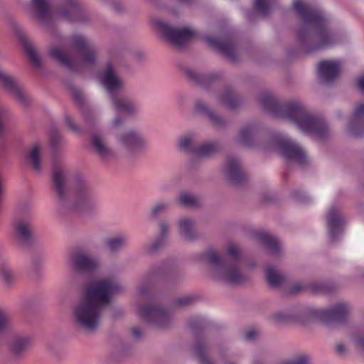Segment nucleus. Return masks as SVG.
I'll return each mask as SVG.
<instances>
[{
  "label": "nucleus",
  "mask_w": 364,
  "mask_h": 364,
  "mask_svg": "<svg viewBox=\"0 0 364 364\" xmlns=\"http://www.w3.org/2000/svg\"><path fill=\"white\" fill-rule=\"evenodd\" d=\"M292 9L302 23L296 31L301 49L313 53L343 43L346 33L333 26L329 18L309 0H294Z\"/></svg>",
  "instance_id": "f257e3e1"
},
{
  "label": "nucleus",
  "mask_w": 364,
  "mask_h": 364,
  "mask_svg": "<svg viewBox=\"0 0 364 364\" xmlns=\"http://www.w3.org/2000/svg\"><path fill=\"white\" fill-rule=\"evenodd\" d=\"M122 287L114 277L90 282L85 288L83 298L73 309L74 322L90 331L100 326L102 312L112 299V296Z\"/></svg>",
  "instance_id": "f03ea898"
},
{
  "label": "nucleus",
  "mask_w": 364,
  "mask_h": 364,
  "mask_svg": "<svg viewBox=\"0 0 364 364\" xmlns=\"http://www.w3.org/2000/svg\"><path fill=\"white\" fill-rule=\"evenodd\" d=\"M262 109L270 115L287 119L303 132L322 139L327 134L324 119L308 111L299 101L282 103L272 93L263 92L259 97Z\"/></svg>",
  "instance_id": "7ed1b4c3"
},
{
  "label": "nucleus",
  "mask_w": 364,
  "mask_h": 364,
  "mask_svg": "<svg viewBox=\"0 0 364 364\" xmlns=\"http://www.w3.org/2000/svg\"><path fill=\"white\" fill-rule=\"evenodd\" d=\"M53 182L61 200H65L69 194L73 196L75 208H87L95 202V192L87 181L82 176L71 178L60 161L53 163Z\"/></svg>",
  "instance_id": "20e7f679"
},
{
  "label": "nucleus",
  "mask_w": 364,
  "mask_h": 364,
  "mask_svg": "<svg viewBox=\"0 0 364 364\" xmlns=\"http://www.w3.org/2000/svg\"><path fill=\"white\" fill-rule=\"evenodd\" d=\"M50 56L65 68L75 70L80 65H92L96 53L92 44L80 35H73L69 41L50 50Z\"/></svg>",
  "instance_id": "39448f33"
},
{
  "label": "nucleus",
  "mask_w": 364,
  "mask_h": 364,
  "mask_svg": "<svg viewBox=\"0 0 364 364\" xmlns=\"http://www.w3.org/2000/svg\"><path fill=\"white\" fill-rule=\"evenodd\" d=\"M34 18L43 26L57 20L72 23L88 22V15L76 0H63L58 9H53L50 0H32Z\"/></svg>",
  "instance_id": "423d86ee"
},
{
  "label": "nucleus",
  "mask_w": 364,
  "mask_h": 364,
  "mask_svg": "<svg viewBox=\"0 0 364 364\" xmlns=\"http://www.w3.org/2000/svg\"><path fill=\"white\" fill-rule=\"evenodd\" d=\"M203 256L210 267V274L214 279L231 284L244 281V276L238 269L242 254L236 246L229 245L224 258L212 250L207 251Z\"/></svg>",
  "instance_id": "0eeeda50"
},
{
  "label": "nucleus",
  "mask_w": 364,
  "mask_h": 364,
  "mask_svg": "<svg viewBox=\"0 0 364 364\" xmlns=\"http://www.w3.org/2000/svg\"><path fill=\"white\" fill-rule=\"evenodd\" d=\"M100 80L112 97L116 112L124 114H130L134 112V105L132 102L125 97L117 96V94L122 87V82L114 73L110 63H107L106 71L100 75Z\"/></svg>",
  "instance_id": "6e6552de"
},
{
  "label": "nucleus",
  "mask_w": 364,
  "mask_h": 364,
  "mask_svg": "<svg viewBox=\"0 0 364 364\" xmlns=\"http://www.w3.org/2000/svg\"><path fill=\"white\" fill-rule=\"evenodd\" d=\"M268 147L280 152L286 159L299 164L306 162L304 149L294 141L280 134L272 135L269 141Z\"/></svg>",
  "instance_id": "1a4fd4ad"
},
{
  "label": "nucleus",
  "mask_w": 364,
  "mask_h": 364,
  "mask_svg": "<svg viewBox=\"0 0 364 364\" xmlns=\"http://www.w3.org/2000/svg\"><path fill=\"white\" fill-rule=\"evenodd\" d=\"M154 26L169 43L178 47L183 46L198 34L190 28L178 29L162 21H154Z\"/></svg>",
  "instance_id": "9d476101"
},
{
  "label": "nucleus",
  "mask_w": 364,
  "mask_h": 364,
  "mask_svg": "<svg viewBox=\"0 0 364 364\" xmlns=\"http://www.w3.org/2000/svg\"><path fill=\"white\" fill-rule=\"evenodd\" d=\"M138 314L146 322L159 327L165 326L170 320L169 312L161 307L151 305L139 306Z\"/></svg>",
  "instance_id": "9b49d317"
},
{
  "label": "nucleus",
  "mask_w": 364,
  "mask_h": 364,
  "mask_svg": "<svg viewBox=\"0 0 364 364\" xmlns=\"http://www.w3.org/2000/svg\"><path fill=\"white\" fill-rule=\"evenodd\" d=\"M349 310L346 303L340 302L332 307L319 310L318 316L325 323H340L346 318Z\"/></svg>",
  "instance_id": "f8f14e48"
},
{
  "label": "nucleus",
  "mask_w": 364,
  "mask_h": 364,
  "mask_svg": "<svg viewBox=\"0 0 364 364\" xmlns=\"http://www.w3.org/2000/svg\"><path fill=\"white\" fill-rule=\"evenodd\" d=\"M119 144L129 153L142 151L146 146L144 138L135 131H129L117 136Z\"/></svg>",
  "instance_id": "ddd939ff"
},
{
  "label": "nucleus",
  "mask_w": 364,
  "mask_h": 364,
  "mask_svg": "<svg viewBox=\"0 0 364 364\" xmlns=\"http://www.w3.org/2000/svg\"><path fill=\"white\" fill-rule=\"evenodd\" d=\"M340 60H323L318 63V70L320 80L324 84H330L336 80L342 68Z\"/></svg>",
  "instance_id": "4468645a"
},
{
  "label": "nucleus",
  "mask_w": 364,
  "mask_h": 364,
  "mask_svg": "<svg viewBox=\"0 0 364 364\" xmlns=\"http://www.w3.org/2000/svg\"><path fill=\"white\" fill-rule=\"evenodd\" d=\"M327 227L331 241H336L343 232L344 220L337 206L330 208L326 215Z\"/></svg>",
  "instance_id": "2eb2a0df"
},
{
  "label": "nucleus",
  "mask_w": 364,
  "mask_h": 364,
  "mask_svg": "<svg viewBox=\"0 0 364 364\" xmlns=\"http://www.w3.org/2000/svg\"><path fill=\"white\" fill-rule=\"evenodd\" d=\"M70 262L73 267L80 272H92L99 266L96 259L81 252H74L71 256Z\"/></svg>",
  "instance_id": "dca6fc26"
},
{
  "label": "nucleus",
  "mask_w": 364,
  "mask_h": 364,
  "mask_svg": "<svg viewBox=\"0 0 364 364\" xmlns=\"http://www.w3.org/2000/svg\"><path fill=\"white\" fill-rule=\"evenodd\" d=\"M347 129L354 136H360L364 134V103H358L355 106Z\"/></svg>",
  "instance_id": "f3484780"
},
{
  "label": "nucleus",
  "mask_w": 364,
  "mask_h": 364,
  "mask_svg": "<svg viewBox=\"0 0 364 364\" xmlns=\"http://www.w3.org/2000/svg\"><path fill=\"white\" fill-rule=\"evenodd\" d=\"M205 42L231 60H235V45L229 38L223 40L207 36Z\"/></svg>",
  "instance_id": "a211bd4d"
},
{
  "label": "nucleus",
  "mask_w": 364,
  "mask_h": 364,
  "mask_svg": "<svg viewBox=\"0 0 364 364\" xmlns=\"http://www.w3.org/2000/svg\"><path fill=\"white\" fill-rule=\"evenodd\" d=\"M0 82L14 97L21 103H26V97L16 80L11 76L0 70Z\"/></svg>",
  "instance_id": "6ab92c4d"
},
{
  "label": "nucleus",
  "mask_w": 364,
  "mask_h": 364,
  "mask_svg": "<svg viewBox=\"0 0 364 364\" xmlns=\"http://www.w3.org/2000/svg\"><path fill=\"white\" fill-rule=\"evenodd\" d=\"M14 235L17 240L22 245L28 244L32 238V227L26 220H18L14 223Z\"/></svg>",
  "instance_id": "aec40b11"
},
{
  "label": "nucleus",
  "mask_w": 364,
  "mask_h": 364,
  "mask_svg": "<svg viewBox=\"0 0 364 364\" xmlns=\"http://www.w3.org/2000/svg\"><path fill=\"white\" fill-rule=\"evenodd\" d=\"M225 171L229 181L234 184H240L246 178L245 173L240 168L239 161L235 158L228 161Z\"/></svg>",
  "instance_id": "412c9836"
},
{
  "label": "nucleus",
  "mask_w": 364,
  "mask_h": 364,
  "mask_svg": "<svg viewBox=\"0 0 364 364\" xmlns=\"http://www.w3.org/2000/svg\"><path fill=\"white\" fill-rule=\"evenodd\" d=\"M257 240L263 244L269 253L278 255L281 250V244L274 236L264 231H257L255 233Z\"/></svg>",
  "instance_id": "4be33fe9"
},
{
  "label": "nucleus",
  "mask_w": 364,
  "mask_h": 364,
  "mask_svg": "<svg viewBox=\"0 0 364 364\" xmlns=\"http://www.w3.org/2000/svg\"><path fill=\"white\" fill-rule=\"evenodd\" d=\"M309 289L313 293H323L326 294L331 291V287L329 284L323 282H315L309 284H304L298 282L294 284L291 287V291L294 293L304 291L305 289Z\"/></svg>",
  "instance_id": "5701e85b"
},
{
  "label": "nucleus",
  "mask_w": 364,
  "mask_h": 364,
  "mask_svg": "<svg viewBox=\"0 0 364 364\" xmlns=\"http://www.w3.org/2000/svg\"><path fill=\"white\" fill-rule=\"evenodd\" d=\"M257 127L250 124L245 126L239 135L238 139L241 144L247 147H252L255 145Z\"/></svg>",
  "instance_id": "b1692460"
},
{
  "label": "nucleus",
  "mask_w": 364,
  "mask_h": 364,
  "mask_svg": "<svg viewBox=\"0 0 364 364\" xmlns=\"http://www.w3.org/2000/svg\"><path fill=\"white\" fill-rule=\"evenodd\" d=\"M92 144L95 152L102 158L113 156V151L106 144L101 135L96 134L92 137Z\"/></svg>",
  "instance_id": "393cba45"
},
{
  "label": "nucleus",
  "mask_w": 364,
  "mask_h": 364,
  "mask_svg": "<svg viewBox=\"0 0 364 364\" xmlns=\"http://www.w3.org/2000/svg\"><path fill=\"white\" fill-rule=\"evenodd\" d=\"M179 233L181 237L188 240L196 237L193 222L188 218H182L179 220Z\"/></svg>",
  "instance_id": "a878e982"
},
{
  "label": "nucleus",
  "mask_w": 364,
  "mask_h": 364,
  "mask_svg": "<svg viewBox=\"0 0 364 364\" xmlns=\"http://www.w3.org/2000/svg\"><path fill=\"white\" fill-rule=\"evenodd\" d=\"M128 241V236L124 234H119L108 237L105 240L107 248L112 252H116L122 249Z\"/></svg>",
  "instance_id": "bb28decb"
},
{
  "label": "nucleus",
  "mask_w": 364,
  "mask_h": 364,
  "mask_svg": "<svg viewBox=\"0 0 364 364\" xmlns=\"http://www.w3.org/2000/svg\"><path fill=\"white\" fill-rule=\"evenodd\" d=\"M266 279L272 287L280 286L285 280L284 276L272 266H267L266 268Z\"/></svg>",
  "instance_id": "cd10ccee"
},
{
  "label": "nucleus",
  "mask_w": 364,
  "mask_h": 364,
  "mask_svg": "<svg viewBox=\"0 0 364 364\" xmlns=\"http://www.w3.org/2000/svg\"><path fill=\"white\" fill-rule=\"evenodd\" d=\"M277 4V0H254L255 11L262 16H267Z\"/></svg>",
  "instance_id": "c85d7f7f"
},
{
  "label": "nucleus",
  "mask_w": 364,
  "mask_h": 364,
  "mask_svg": "<svg viewBox=\"0 0 364 364\" xmlns=\"http://www.w3.org/2000/svg\"><path fill=\"white\" fill-rule=\"evenodd\" d=\"M218 150L217 144L208 141L203 144L194 150V154L198 157H206L213 155Z\"/></svg>",
  "instance_id": "c756f323"
},
{
  "label": "nucleus",
  "mask_w": 364,
  "mask_h": 364,
  "mask_svg": "<svg viewBox=\"0 0 364 364\" xmlns=\"http://www.w3.org/2000/svg\"><path fill=\"white\" fill-rule=\"evenodd\" d=\"M0 276L6 286H11L14 283V274L8 265L7 260L3 258L0 259Z\"/></svg>",
  "instance_id": "7c9ffc66"
},
{
  "label": "nucleus",
  "mask_w": 364,
  "mask_h": 364,
  "mask_svg": "<svg viewBox=\"0 0 364 364\" xmlns=\"http://www.w3.org/2000/svg\"><path fill=\"white\" fill-rule=\"evenodd\" d=\"M196 141V136L192 133H187L179 137V147L181 149L193 151L194 153V144Z\"/></svg>",
  "instance_id": "2f4dec72"
},
{
  "label": "nucleus",
  "mask_w": 364,
  "mask_h": 364,
  "mask_svg": "<svg viewBox=\"0 0 364 364\" xmlns=\"http://www.w3.org/2000/svg\"><path fill=\"white\" fill-rule=\"evenodd\" d=\"M22 43L25 51L26 52L31 62L36 67H38L41 64V59L38 53H36L33 45L28 42L24 37L21 38Z\"/></svg>",
  "instance_id": "473e14b6"
},
{
  "label": "nucleus",
  "mask_w": 364,
  "mask_h": 364,
  "mask_svg": "<svg viewBox=\"0 0 364 364\" xmlns=\"http://www.w3.org/2000/svg\"><path fill=\"white\" fill-rule=\"evenodd\" d=\"M31 340L28 337H16L12 341L11 348L14 353H20L29 346Z\"/></svg>",
  "instance_id": "72a5a7b5"
},
{
  "label": "nucleus",
  "mask_w": 364,
  "mask_h": 364,
  "mask_svg": "<svg viewBox=\"0 0 364 364\" xmlns=\"http://www.w3.org/2000/svg\"><path fill=\"white\" fill-rule=\"evenodd\" d=\"M220 101L230 109L235 108L238 103L230 89L223 91L220 97Z\"/></svg>",
  "instance_id": "f704fd0d"
},
{
  "label": "nucleus",
  "mask_w": 364,
  "mask_h": 364,
  "mask_svg": "<svg viewBox=\"0 0 364 364\" xmlns=\"http://www.w3.org/2000/svg\"><path fill=\"white\" fill-rule=\"evenodd\" d=\"M196 109L198 112L206 114L213 122L217 124H223V120L218 117L213 112L210 110L204 102H198L196 103Z\"/></svg>",
  "instance_id": "c9c22d12"
},
{
  "label": "nucleus",
  "mask_w": 364,
  "mask_h": 364,
  "mask_svg": "<svg viewBox=\"0 0 364 364\" xmlns=\"http://www.w3.org/2000/svg\"><path fill=\"white\" fill-rule=\"evenodd\" d=\"M40 153V146L37 144L33 145L30 153V159L33 168L38 172L41 170Z\"/></svg>",
  "instance_id": "e433bc0d"
},
{
  "label": "nucleus",
  "mask_w": 364,
  "mask_h": 364,
  "mask_svg": "<svg viewBox=\"0 0 364 364\" xmlns=\"http://www.w3.org/2000/svg\"><path fill=\"white\" fill-rule=\"evenodd\" d=\"M206 347L202 342H198L196 348L195 354L199 360L200 364H213L211 360L205 354Z\"/></svg>",
  "instance_id": "4c0bfd02"
},
{
  "label": "nucleus",
  "mask_w": 364,
  "mask_h": 364,
  "mask_svg": "<svg viewBox=\"0 0 364 364\" xmlns=\"http://www.w3.org/2000/svg\"><path fill=\"white\" fill-rule=\"evenodd\" d=\"M178 201L181 205L188 207H196L198 205V200L187 192L181 193Z\"/></svg>",
  "instance_id": "58836bf2"
},
{
  "label": "nucleus",
  "mask_w": 364,
  "mask_h": 364,
  "mask_svg": "<svg viewBox=\"0 0 364 364\" xmlns=\"http://www.w3.org/2000/svg\"><path fill=\"white\" fill-rule=\"evenodd\" d=\"M11 323V319L9 311L3 308H0V333L6 331Z\"/></svg>",
  "instance_id": "ea45409f"
},
{
  "label": "nucleus",
  "mask_w": 364,
  "mask_h": 364,
  "mask_svg": "<svg viewBox=\"0 0 364 364\" xmlns=\"http://www.w3.org/2000/svg\"><path fill=\"white\" fill-rule=\"evenodd\" d=\"M170 206V203L168 201H162L156 203L151 209V215L156 217L159 214L166 211Z\"/></svg>",
  "instance_id": "a19ab883"
},
{
  "label": "nucleus",
  "mask_w": 364,
  "mask_h": 364,
  "mask_svg": "<svg viewBox=\"0 0 364 364\" xmlns=\"http://www.w3.org/2000/svg\"><path fill=\"white\" fill-rule=\"evenodd\" d=\"M310 358L306 355H301L293 360L283 362L282 364H310Z\"/></svg>",
  "instance_id": "79ce46f5"
},
{
  "label": "nucleus",
  "mask_w": 364,
  "mask_h": 364,
  "mask_svg": "<svg viewBox=\"0 0 364 364\" xmlns=\"http://www.w3.org/2000/svg\"><path fill=\"white\" fill-rule=\"evenodd\" d=\"M353 339L356 346L364 350V332L360 331L353 336Z\"/></svg>",
  "instance_id": "37998d69"
},
{
  "label": "nucleus",
  "mask_w": 364,
  "mask_h": 364,
  "mask_svg": "<svg viewBox=\"0 0 364 364\" xmlns=\"http://www.w3.org/2000/svg\"><path fill=\"white\" fill-rule=\"evenodd\" d=\"M137 294L141 299L150 301V298L148 296V287L146 285H141L139 287Z\"/></svg>",
  "instance_id": "c03bdc74"
},
{
  "label": "nucleus",
  "mask_w": 364,
  "mask_h": 364,
  "mask_svg": "<svg viewBox=\"0 0 364 364\" xmlns=\"http://www.w3.org/2000/svg\"><path fill=\"white\" fill-rule=\"evenodd\" d=\"M193 301V297L190 296H184L178 299L175 301L176 306H187L189 305Z\"/></svg>",
  "instance_id": "a18cd8bd"
},
{
  "label": "nucleus",
  "mask_w": 364,
  "mask_h": 364,
  "mask_svg": "<svg viewBox=\"0 0 364 364\" xmlns=\"http://www.w3.org/2000/svg\"><path fill=\"white\" fill-rule=\"evenodd\" d=\"M273 319L277 323H282L288 320V316L283 312H277L274 314Z\"/></svg>",
  "instance_id": "49530a36"
},
{
  "label": "nucleus",
  "mask_w": 364,
  "mask_h": 364,
  "mask_svg": "<svg viewBox=\"0 0 364 364\" xmlns=\"http://www.w3.org/2000/svg\"><path fill=\"white\" fill-rule=\"evenodd\" d=\"M73 97L78 104H82L84 100V96L81 91L77 90H73Z\"/></svg>",
  "instance_id": "de8ad7c7"
},
{
  "label": "nucleus",
  "mask_w": 364,
  "mask_h": 364,
  "mask_svg": "<svg viewBox=\"0 0 364 364\" xmlns=\"http://www.w3.org/2000/svg\"><path fill=\"white\" fill-rule=\"evenodd\" d=\"M357 89L364 93V75H359L355 80Z\"/></svg>",
  "instance_id": "09e8293b"
},
{
  "label": "nucleus",
  "mask_w": 364,
  "mask_h": 364,
  "mask_svg": "<svg viewBox=\"0 0 364 364\" xmlns=\"http://www.w3.org/2000/svg\"><path fill=\"white\" fill-rule=\"evenodd\" d=\"M256 331L254 329H250L245 333V338L247 341H251L256 336Z\"/></svg>",
  "instance_id": "8fccbe9b"
},
{
  "label": "nucleus",
  "mask_w": 364,
  "mask_h": 364,
  "mask_svg": "<svg viewBox=\"0 0 364 364\" xmlns=\"http://www.w3.org/2000/svg\"><path fill=\"white\" fill-rule=\"evenodd\" d=\"M65 121L67 122V124L69 125V127L75 132H77L78 131V127L75 124V123L73 122L72 119L67 116L65 117Z\"/></svg>",
  "instance_id": "3c124183"
},
{
  "label": "nucleus",
  "mask_w": 364,
  "mask_h": 364,
  "mask_svg": "<svg viewBox=\"0 0 364 364\" xmlns=\"http://www.w3.org/2000/svg\"><path fill=\"white\" fill-rule=\"evenodd\" d=\"M123 119L120 116H117L114 117L112 122V125L113 127H118L122 124Z\"/></svg>",
  "instance_id": "603ef678"
},
{
  "label": "nucleus",
  "mask_w": 364,
  "mask_h": 364,
  "mask_svg": "<svg viewBox=\"0 0 364 364\" xmlns=\"http://www.w3.org/2000/svg\"><path fill=\"white\" fill-rule=\"evenodd\" d=\"M336 350L338 353L339 354H343L345 353V350H346V348H345V346L340 343H338L336 346Z\"/></svg>",
  "instance_id": "864d4df0"
},
{
  "label": "nucleus",
  "mask_w": 364,
  "mask_h": 364,
  "mask_svg": "<svg viewBox=\"0 0 364 364\" xmlns=\"http://www.w3.org/2000/svg\"><path fill=\"white\" fill-rule=\"evenodd\" d=\"M168 231V226L166 223H161V235L165 234Z\"/></svg>",
  "instance_id": "5fc2aeb1"
},
{
  "label": "nucleus",
  "mask_w": 364,
  "mask_h": 364,
  "mask_svg": "<svg viewBox=\"0 0 364 364\" xmlns=\"http://www.w3.org/2000/svg\"><path fill=\"white\" fill-rule=\"evenodd\" d=\"M133 335L135 338H140L141 336V330L139 328H134L132 330Z\"/></svg>",
  "instance_id": "6e6d98bb"
},
{
  "label": "nucleus",
  "mask_w": 364,
  "mask_h": 364,
  "mask_svg": "<svg viewBox=\"0 0 364 364\" xmlns=\"http://www.w3.org/2000/svg\"><path fill=\"white\" fill-rule=\"evenodd\" d=\"M4 115V110L3 109V108L0 107V131L3 128L2 119H3Z\"/></svg>",
  "instance_id": "4d7b16f0"
},
{
  "label": "nucleus",
  "mask_w": 364,
  "mask_h": 364,
  "mask_svg": "<svg viewBox=\"0 0 364 364\" xmlns=\"http://www.w3.org/2000/svg\"><path fill=\"white\" fill-rule=\"evenodd\" d=\"M189 326H190L191 328H194L196 327V325H195V323H193V321H189Z\"/></svg>",
  "instance_id": "13d9d810"
},
{
  "label": "nucleus",
  "mask_w": 364,
  "mask_h": 364,
  "mask_svg": "<svg viewBox=\"0 0 364 364\" xmlns=\"http://www.w3.org/2000/svg\"><path fill=\"white\" fill-rule=\"evenodd\" d=\"M178 1L182 3H189L191 0H178Z\"/></svg>",
  "instance_id": "bf43d9fd"
},
{
  "label": "nucleus",
  "mask_w": 364,
  "mask_h": 364,
  "mask_svg": "<svg viewBox=\"0 0 364 364\" xmlns=\"http://www.w3.org/2000/svg\"><path fill=\"white\" fill-rule=\"evenodd\" d=\"M158 247H159V245H158V243H157V242H156V243L154 245V246H153V249H154V250H156V249L158 248Z\"/></svg>",
  "instance_id": "052dcab7"
},
{
  "label": "nucleus",
  "mask_w": 364,
  "mask_h": 364,
  "mask_svg": "<svg viewBox=\"0 0 364 364\" xmlns=\"http://www.w3.org/2000/svg\"><path fill=\"white\" fill-rule=\"evenodd\" d=\"M246 17L250 20V12H247L246 13Z\"/></svg>",
  "instance_id": "680f3d73"
},
{
  "label": "nucleus",
  "mask_w": 364,
  "mask_h": 364,
  "mask_svg": "<svg viewBox=\"0 0 364 364\" xmlns=\"http://www.w3.org/2000/svg\"><path fill=\"white\" fill-rule=\"evenodd\" d=\"M84 115H85V117L86 120L89 121V120H90V118H89L88 114H86V113H84Z\"/></svg>",
  "instance_id": "e2e57ef3"
},
{
  "label": "nucleus",
  "mask_w": 364,
  "mask_h": 364,
  "mask_svg": "<svg viewBox=\"0 0 364 364\" xmlns=\"http://www.w3.org/2000/svg\"><path fill=\"white\" fill-rule=\"evenodd\" d=\"M51 144H53V139H51Z\"/></svg>",
  "instance_id": "0e129e2a"
},
{
  "label": "nucleus",
  "mask_w": 364,
  "mask_h": 364,
  "mask_svg": "<svg viewBox=\"0 0 364 364\" xmlns=\"http://www.w3.org/2000/svg\"><path fill=\"white\" fill-rule=\"evenodd\" d=\"M229 364H234V363H229Z\"/></svg>",
  "instance_id": "69168bd1"
}]
</instances>
